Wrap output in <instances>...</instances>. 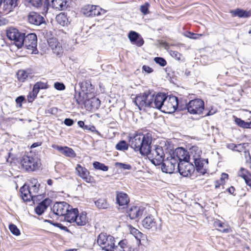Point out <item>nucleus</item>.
<instances>
[{
	"mask_svg": "<svg viewBox=\"0 0 251 251\" xmlns=\"http://www.w3.org/2000/svg\"><path fill=\"white\" fill-rule=\"evenodd\" d=\"M153 94L150 92L140 94L135 99L134 102L140 110L146 107H152Z\"/></svg>",
	"mask_w": 251,
	"mask_h": 251,
	"instance_id": "4",
	"label": "nucleus"
},
{
	"mask_svg": "<svg viewBox=\"0 0 251 251\" xmlns=\"http://www.w3.org/2000/svg\"><path fill=\"white\" fill-rule=\"evenodd\" d=\"M95 203L96 206L99 209H106L109 205L104 199H99Z\"/></svg>",
	"mask_w": 251,
	"mask_h": 251,
	"instance_id": "35",
	"label": "nucleus"
},
{
	"mask_svg": "<svg viewBox=\"0 0 251 251\" xmlns=\"http://www.w3.org/2000/svg\"><path fill=\"white\" fill-rule=\"evenodd\" d=\"M37 94L33 93V92L30 93L29 95L27 97L28 101L30 102L33 101L35 98L37 97Z\"/></svg>",
	"mask_w": 251,
	"mask_h": 251,
	"instance_id": "51",
	"label": "nucleus"
},
{
	"mask_svg": "<svg viewBox=\"0 0 251 251\" xmlns=\"http://www.w3.org/2000/svg\"><path fill=\"white\" fill-rule=\"evenodd\" d=\"M189 34L191 35V36H190V37L191 38L194 39H198L199 36L202 35L201 34H195V33H191V32H190Z\"/></svg>",
	"mask_w": 251,
	"mask_h": 251,
	"instance_id": "62",
	"label": "nucleus"
},
{
	"mask_svg": "<svg viewBox=\"0 0 251 251\" xmlns=\"http://www.w3.org/2000/svg\"><path fill=\"white\" fill-rule=\"evenodd\" d=\"M143 207L133 206L130 207L128 211V214L131 219H135L140 217L144 212Z\"/></svg>",
	"mask_w": 251,
	"mask_h": 251,
	"instance_id": "23",
	"label": "nucleus"
},
{
	"mask_svg": "<svg viewBox=\"0 0 251 251\" xmlns=\"http://www.w3.org/2000/svg\"><path fill=\"white\" fill-rule=\"evenodd\" d=\"M178 159L176 158L175 156H170L168 157L166 159H163L161 169L163 172L166 173L171 174L173 173L175 170L176 167H178L179 162Z\"/></svg>",
	"mask_w": 251,
	"mask_h": 251,
	"instance_id": "13",
	"label": "nucleus"
},
{
	"mask_svg": "<svg viewBox=\"0 0 251 251\" xmlns=\"http://www.w3.org/2000/svg\"><path fill=\"white\" fill-rule=\"evenodd\" d=\"M176 158L178 159V161H189L188 158V150H185L182 148H177L176 150Z\"/></svg>",
	"mask_w": 251,
	"mask_h": 251,
	"instance_id": "29",
	"label": "nucleus"
},
{
	"mask_svg": "<svg viewBox=\"0 0 251 251\" xmlns=\"http://www.w3.org/2000/svg\"><path fill=\"white\" fill-rule=\"evenodd\" d=\"M17 0H4L3 2V13L7 14L18 5Z\"/></svg>",
	"mask_w": 251,
	"mask_h": 251,
	"instance_id": "25",
	"label": "nucleus"
},
{
	"mask_svg": "<svg viewBox=\"0 0 251 251\" xmlns=\"http://www.w3.org/2000/svg\"><path fill=\"white\" fill-rule=\"evenodd\" d=\"M166 99V95L164 93H159L155 96L153 95V100L152 101V107L161 110L164 101Z\"/></svg>",
	"mask_w": 251,
	"mask_h": 251,
	"instance_id": "21",
	"label": "nucleus"
},
{
	"mask_svg": "<svg viewBox=\"0 0 251 251\" xmlns=\"http://www.w3.org/2000/svg\"><path fill=\"white\" fill-rule=\"evenodd\" d=\"M160 220L155 219L151 215L146 216L142 221V224L144 227L152 231L160 230L161 224Z\"/></svg>",
	"mask_w": 251,
	"mask_h": 251,
	"instance_id": "12",
	"label": "nucleus"
},
{
	"mask_svg": "<svg viewBox=\"0 0 251 251\" xmlns=\"http://www.w3.org/2000/svg\"><path fill=\"white\" fill-rule=\"evenodd\" d=\"M217 110L216 108H211L206 114V116H210L214 114L217 112Z\"/></svg>",
	"mask_w": 251,
	"mask_h": 251,
	"instance_id": "58",
	"label": "nucleus"
},
{
	"mask_svg": "<svg viewBox=\"0 0 251 251\" xmlns=\"http://www.w3.org/2000/svg\"><path fill=\"white\" fill-rule=\"evenodd\" d=\"M247 146H248L247 143L238 144L236 146L235 151H237L238 152H241L245 149L246 147Z\"/></svg>",
	"mask_w": 251,
	"mask_h": 251,
	"instance_id": "44",
	"label": "nucleus"
},
{
	"mask_svg": "<svg viewBox=\"0 0 251 251\" xmlns=\"http://www.w3.org/2000/svg\"><path fill=\"white\" fill-rule=\"evenodd\" d=\"M230 13L233 16H237L239 18H246L251 16V10H244L240 8H237L235 10H232Z\"/></svg>",
	"mask_w": 251,
	"mask_h": 251,
	"instance_id": "32",
	"label": "nucleus"
},
{
	"mask_svg": "<svg viewBox=\"0 0 251 251\" xmlns=\"http://www.w3.org/2000/svg\"><path fill=\"white\" fill-rule=\"evenodd\" d=\"M70 208V205L66 202L63 201L56 202L51 208V210L55 215L64 217Z\"/></svg>",
	"mask_w": 251,
	"mask_h": 251,
	"instance_id": "17",
	"label": "nucleus"
},
{
	"mask_svg": "<svg viewBox=\"0 0 251 251\" xmlns=\"http://www.w3.org/2000/svg\"><path fill=\"white\" fill-rule=\"evenodd\" d=\"M142 69L145 72L148 74L151 73V72H153V69L147 65H144L142 67Z\"/></svg>",
	"mask_w": 251,
	"mask_h": 251,
	"instance_id": "53",
	"label": "nucleus"
},
{
	"mask_svg": "<svg viewBox=\"0 0 251 251\" xmlns=\"http://www.w3.org/2000/svg\"><path fill=\"white\" fill-rule=\"evenodd\" d=\"M52 147L59 151L62 154L70 157H74L75 153L74 151L68 147H61L57 145H53Z\"/></svg>",
	"mask_w": 251,
	"mask_h": 251,
	"instance_id": "27",
	"label": "nucleus"
},
{
	"mask_svg": "<svg viewBox=\"0 0 251 251\" xmlns=\"http://www.w3.org/2000/svg\"><path fill=\"white\" fill-rule=\"evenodd\" d=\"M116 164L118 167L124 170H130L131 168V166L129 164L122 163H117Z\"/></svg>",
	"mask_w": 251,
	"mask_h": 251,
	"instance_id": "48",
	"label": "nucleus"
},
{
	"mask_svg": "<svg viewBox=\"0 0 251 251\" xmlns=\"http://www.w3.org/2000/svg\"><path fill=\"white\" fill-rule=\"evenodd\" d=\"M40 89H46L48 88L49 86L47 83H44L41 81L37 82L36 83Z\"/></svg>",
	"mask_w": 251,
	"mask_h": 251,
	"instance_id": "47",
	"label": "nucleus"
},
{
	"mask_svg": "<svg viewBox=\"0 0 251 251\" xmlns=\"http://www.w3.org/2000/svg\"><path fill=\"white\" fill-rule=\"evenodd\" d=\"M25 34L20 32L15 28H9L7 30V38L14 41V45L18 49H20L24 46Z\"/></svg>",
	"mask_w": 251,
	"mask_h": 251,
	"instance_id": "9",
	"label": "nucleus"
},
{
	"mask_svg": "<svg viewBox=\"0 0 251 251\" xmlns=\"http://www.w3.org/2000/svg\"><path fill=\"white\" fill-rule=\"evenodd\" d=\"M48 42L49 47L56 55H60L63 53L62 47L57 39L54 38H50L48 40Z\"/></svg>",
	"mask_w": 251,
	"mask_h": 251,
	"instance_id": "19",
	"label": "nucleus"
},
{
	"mask_svg": "<svg viewBox=\"0 0 251 251\" xmlns=\"http://www.w3.org/2000/svg\"><path fill=\"white\" fill-rule=\"evenodd\" d=\"M54 87L58 90H63L65 89V86L63 83L58 82L54 84Z\"/></svg>",
	"mask_w": 251,
	"mask_h": 251,
	"instance_id": "45",
	"label": "nucleus"
},
{
	"mask_svg": "<svg viewBox=\"0 0 251 251\" xmlns=\"http://www.w3.org/2000/svg\"><path fill=\"white\" fill-rule=\"evenodd\" d=\"M187 109L191 114H201L204 108V104L203 100L199 99H196L190 100L186 104Z\"/></svg>",
	"mask_w": 251,
	"mask_h": 251,
	"instance_id": "10",
	"label": "nucleus"
},
{
	"mask_svg": "<svg viewBox=\"0 0 251 251\" xmlns=\"http://www.w3.org/2000/svg\"><path fill=\"white\" fill-rule=\"evenodd\" d=\"M75 170L77 171V175L85 182L91 183L93 181V177L90 176L89 172L86 168L82 167L79 164H77Z\"/></svg>",
	"mask_w": 251,
	"mask_h": 251,
	"instance_id": "20",
	"label": "nucleus"
},
{
	"mask_svg": "<svg viewBox=\"0 0 251 251\" xmlns=\"http://www.w3.org/2000/svg\"><path fill=\"white\" fill-rule=\"evenodd\" d=\"M236 146H237V145H236L235 144L230 143V144H227L226 147L228 149L235 151Z\"/></svg>",
	"mask_w": 251,
	"mask_h": 251,
	"instance_id": "56",
	"label": "nucleus"
},
{
	"mask_svg": "<svg viewBox=\"0 0 251 251\" xmlns=\"http://www.w3.org/2000/svg\"><path fill=\"white\" fill-rule=\"evenodd\" d=\"M77 124L79 127L83 128L84 129H88V126H85L84 123L82 121H79Z\"/></svg>",
	"mask_w": 251,
	"mask_h": 251,
	"instance_id": "57",
	"label": "nucleus"
},
{
	"mask_svg": "<svg viewBox=\"0 0 251 251\" xmlns=\"http://www.w3.org/2000/svg\"><path fill=\"white\" fill-rule=\"evenodd\" d=\"M146 155L154 165L157 166L162 163L165 154L162 147L155 146L153 149L150 148L149 152Z\"/></svg>",
	"mask_w": 251,
	"mask_h": 251,
	"instance_id": "3",
	"label": "nucleus"
},
{
	"mask_svg": "<svg viewBox=\"0 0 251 251\" xmlns=\"http://www.w3.org/2000/svg\"><path fill=\"white\" fill-rule=\"evenodd\" d=\"M64 124L67 126H71L73 125L74 121L71 119L66 118L64 120Z\"/></svg>",
	"mask_w": 251,
	"mask_h": 251,
	"instance_id": "54",
	"label": "nucleus"
},
{
	"mask_svg": "<svg viewBox=\"0 0 251 251\" xmlns=\"http://www.w3.org/2000/svg\"><path fill=\"white\" fill-rule=\"evenodd\" d=\"M128 148V144L125 141H120L116 146V149L119 151L127 150Z\"/></svg>",
	"mask_w": 251,
	"mask_h": 251,
	"instance_id": "39",
	"label": "nucleus"
},
{
	"mask_svg": "<svg viewBox=\"0 0 251 251\" xmlns=\"http://www.w3.org/2000/svg\"><path fill=\"white\" fill-rule=\"evenodd\" d=\"M238 176H241L244 178L245 182H246L248 179H249V176L251 175V174H249L246 169L241 168L238 173Z\"/></svg>",
	"mask_w": 251,
	"mask_h": 251,
	"instance_id": "37",
	"label": "nucleus"
},
{
	"mask_svg": "<svg viewBox=\"0 0 251 251\" xmlns=\"http://www.w3.org/2000/svg\"><path fill=\"white\" fill-rule=\"evenodd\" d=\"M243 128H251V122H245Z\"/></svg>",
	"mask_w": 251,
	"mask_h": 251,
	"instance_id": "64",
	"label": "nucleus"
},
{
	"mask_svg": "<svg viewBox=\"0 0 251 251\" xmlns=\"http://www.w3.org/2000/svg\"><path fill=\"white\" fill-rule=\"evenodd\" d=\"M33 6L35 7H39L42 4V0H28Z\"/></svg>",
	"mask_w": 251,
	"mask_h": 251,
	"instance_id": "46",
	"label": "nucleus"
},
{
	"mask_svg": "<svg viewBox=\"0 0 251 251\" xmlns=\"http://www.w3.org/2000/svg\"><path fill=\"white\" fill-rule=\"evenodd\" d=\"M139 36V34L134 31H131L128 35V37L131 43H134L136 46L141 47L144 44V40Z\"/></svg>",
	"mask_w": 251,
	"mask_h": 251,
	"instance_id": "24",
	"label": "nucleus"
},
{
	"mask_svg": "<svg viewBox=\"0 0 251 251\" xmlns=\"http://www.w3.org/2000/svg\"><path fill=\"white\" fill-rule=\"evenodd\" d=\"M152 141V136L151 133L145 134L142 133L136 134L130 140V146L135 151H139L143 155L149 152Z\"/></svg>",
	"mask_w": 251,
	"mask_h": 251,
	"instance_id": "1",
	"label": "nucleus"
},
{
	"mask_svg": "<svg viewBox=\"0 0 251 251\" xmlns=\"http://www.w3.org/2000/svg\"><path fill=\"white\" fill-rule=\"evenodd\" d=\"M28 21L31 24L40 25L44 22V19L38 13L31 12L28 15Z\"/></svg>",
	"mask_w": 251,
	"mask_h": 251,
	"instance_id": "22",
	"label": "nucleus"
},
{
	"mask_svg": "<svg viewBox=\"0 0 251 251\" xmlns=\"http://www.w3.org/2000/svg\"><path fill=\"white\" fill-rule=\"evenodd\" d=\"M88 221L87 214L85 212H82L80 213L78 212L74 223H75L78 226H83L85 225Z\"/></svg>",
	"mask_w": 251,
	"mask_h": 251,
	"instance_id": "28",
	"label": "nucleus"
},
{
	"mask_svg": "<svg viewBox=\"0 0 251 251\" xmlns=\"http://www.w3.org/2000/svg\"><path fill=\"white\" fill-rule=\"evenodd\" d=\"M40 90L37 85L35 83L33 87L32 92H33V93L38 94Z\"/></svg>",
	"mask_w": 251,
	"mask_h": 251,
	"instance_id": "60",
	"label": "nucleus"
},
{
	"mask_svg": "<svg viewBox=\"0 0 251 251\" xmlns=\"http://www.w3.org/2000/svg\"><path fill=\"white\" fill-rule=\"evenodd\" d=\"M24 45L26 48L32 50V53H36L37 36L35 33H29L24 35Z\"/></svg>",
	"mask_w": 251,
	"mask_h": 251,
	"instance_id": "16",
	"label": "nucleus"
},
{
	"mask_svg": "<svg viewBox=\"0 0 251 251\" xmlns=\"http://www.w3.org/2000/svg\"><path fill=\"white\" fill-rule=\"evenodd\" d=\"M78 213L77 208H73L71 206V208L69 209L68 212H66L64 216V220L70 223H74L75 218Z\"/></svg>",
	"mask_w": 251,
	"mask_h": 251,
	"instance_id": "26",
	"label": "nucleus"
},
{
	"mask_svg": "<svg viewBox=\"0 0 251 251\" xmlns=\"http://www.w3.org/2000/svg\"><path fill=\"white\" fill-rule=\"evenodd\" d=\"M225 183H221L220 179L218 180H217L215 182V187L216 188H219L220 185H223Z\"/></svg>",
	"mask_w": 251,
	"mask_h": 251,
	"instance_id": "63",
	"label": "nucleus"
},
{
	"mask_svg": "<svg viewBox=\"0 0 251 251\" xmlns=\"http://www.w3.org/2000/svg\"><path fill=\"white\" fill-rule=\"evenodd\" d=\"M56 20L58 24L62 26L67 25L69 21L67 15L65 13H60L56 16Z\"/></svg>",
	"mask_w": 251,
	"mask_h": 251,
	"instance_id": "33",
	"label": "nucleus"
},
{
	"mask_svg": "<svg viewBox=\"0 0 251 251\" xmlns=\"http://www.w3.org/2000/svg\"><path fill=\"white\" fill-rule=\"evenodd\" d=\"M50 200L49 199H45L40 203L35 209V211L38 215H41L50 204Z\"/></svg>",
	"mask_w": 251,
	"mask_h": 251,
	"instance_id": "30",
	"label": "nucleus"
},
{
	"mask_svg": "<svg viewBox=\"0 0 251 251\" xmlns=\"http://www.w3.org/2000/svg\"><path fill=\"white\" fill-rule=\"evenodd\" d=\"M154 61L157 64H159L161 66H165L166 65V60L162 57H155Z\"/></svg>",
	"mask_w": 251,
	"mask_h": 251,
	"instance_id": "42",
	"label": "nucleus"
},
{
	"mask_svg": "<svg viewBox=\"0 0 251 251\" xmlns=\"http://www.w3.org/2000/svg\"><path fill=\"white\" fill-rule=\"evenodd\" d=\"M178 106V99L175 96H167L161 111L166 113L174 112Z\"/></svg>",
	"mask_w": 251,
	"mask_h": 251,
	"instance_id": "11",
	"label": "nucleus"
},
{
	"mask_svg": "<svg viewBox=\"0 0 251 251\" xmlns=\"http://www.w3.org/2000/svg\"><path fill=\"white\" fill-rule=\"evenodd\" d=\"M127 241L126 240H123L118 243V246L125 249L127 248Z\"/></svg>",
	"mask_w": 251,
	"mask_h": 251,
	"instance_id": "52",
	"label": "nucleus"
},
{
	"mask_svg": "<svg viewBox=\"0 0 251 251\" xmlns=\"http://www.w3.org/2000/svg\"><path fill=\"white\" fill-rule=\"evenodd\" d=\"M93 167L97 170H102L103 171H107L108 167L105 166L104 164L99 162L95 161L93 164Z\"/></svg>",
	"mask_w": 251,
	"mask_h": 251,
	"instance_id": "38",
	"label": "nucleus"
},
{
	"mask_svg": "<svg viewBox=\"0 0 251 251\" xmlns=\"http://www.w3.org/2000/svg\"><path fill=\"white\" fill-rule=\"evenodd\" d=\"M89 88H86L85 87V84L84 86L83 85L81 87V91L79 92H75L74 98L77 104L80 105L85 104V102L87 100V99L89 96Z\"/></svg>",
	"mask_w": 251,
	"mask_h": 251,
	"instance_id": "18",
	"label": "nucleus"
},
{
	"mask_svg": "<svg viewBox=\"0 0 251 251\" xmlns=\"http://www.w3.org/2000/svg\"><path fill=\"white\" fill-rule=\"evenodd\" d=\"M24 100V98L22 96H20L16 99V101L18 104H20V106H21L22 105V102Z\"/></svg>",
	"mask_w": 251,
	"mask_h": 251,
	"instance_id": "59",
	"label": "nucleus"
},
{
	"mask_svg": "<svg viewBox=\"0 0 251 251\" xmlns=\"http://www.w3.org/2000/svg\"><path fill=\"white\" fill-rule=\"evenodd\" d=\"M22 167L27 171H34L40 166L41 163L36 157L24 156L21 160Z\"/></svg>",
	"mask_w": 251,
	"mask_h": 251,
	"instance_id": "8",
	"label": "nucleus"
},
{
	"mask_svg": "<svg viewBox=\"0 0 251 251\" xmlns=\"http://www.w3.org/2000/svg\"><path fill=\"white\" fill-rule=\"evenodd\" d=\"M97 243L102 250L112 251L115 244V240L112 236L101 233L98 237Z\"/></svg>",
	"mask_w": 251,
	"mask_h": 251,
	"instance_id": "5",
	"label": "nucleus"
},
{
	"mask_svg": "<svg viewBox=\"0 0 251 251\" xmlns=\"http://www.w3.org/2000/svg\"><path fill=\"white\" fill-rule=\"evenodd\" d=\"M149 4L147 2L140 6V10L144 15L147 14L149 13Z\"/></svg>",
	"mask_w": 251,
	"mask_h": 251,
	"instance_id": "43",
	"label": "nucleus"
},
{
	"mask_svg": "<svg viewBox=\"0 0 251 251\" xmlns=\"http://www.w3.org/2000/svg\"><path fill=\"white\" fill-rule=\"evenodd\" d=\"M201 150L197 146H193L188 150L189 161L194 163L199 169L202 168L203 166L201 157Z\"/></svg>",
	"mask_w": 251,
	"mask_h": 251,
	"instance_id": "7",
	"label": "nucleus"
},
{
	"mask_svg": "<svg viewBox=\"0 0 251 251\" xmlns=\"http://www.w3.org/2000/svg\"><path fill=\"white\" fill-rule=\"evenodd\" d=\"M178 171L181 176L189 177L194 173L195 168L192 162L180 161L178 164Z\"/></svg>",
	"mask_w": 251,
	"mask_h": 251,
	"instance_id": "15",
	"label": "nucleus"
},
{
	"mask_svg": "<svg viewBox=\"0 0 251 251\" xmlns=\"http://www.w3.org/2000/svg\"><path fill=\"white\" fill-rule=\"evenodd\" d=\"M81 12L86 17H94L105 13L106 10L97 5L88 4L82 8Z\"/></svg>",
	"mask_w": 251,
	"mask_h": 251,
	"instance_id": "14",
	"label": "nucleus"
},
{
	"mask_svg": "<svg viewBox=\"0 0 251 251\" xmlns=\"http://www.w3.org/2000/svg\"><path fill=\"white\" fill-rule=\"evenodd\" d=\"M85 87L89 88L90 95L87 100L85 102V107L89 110L98 109L100 106V101L98 98L94 96V88L91 84L88 83H85Z\"/></svg>",
	"mask_w": 251,
	"mask_h": 251,
	"instance_id": "6",
	"label": "nucleus"
},
{
	"mask_svg": "<svg viewBox=\"0 0 251 251\" xmlns=\"http://www.w3.org/2000/svg\"><path fill=\"white\" fill-rule=\"evenodd\" d=\"M116 201L120 206L126 205L129 202V199L127 194L123 192H117Z\"/></svg>",
	"mask_w": 251,
	"mask_h": 251,
	"instance_id": "31",
	"label": "nucleus"
},
{
	"mask_svg": "<svg viewBox=\"0 0 251 251\" xmlns=\"http://www.w3.org/2000/svg\"><path fill=\"white\" fill-rule=\"evenodd\" d=\"M235 122L238 126L243 128L245 123L244 121L242 120L240 118L236 117L235 118Z\"/></svg>",
	"mask_w": 251,
	"mask_h": 251,
	"instance_id": "49",
	"label": "nucleus"
},
{
	"mask_svg": "<svg viewBox=\"0 0 251 251\" xmlns=\"http://www.w3.org/2000/svg\"><path fill=\"white\" fill-rule=\"evenodd\" d=\"M228 175L227 174H226V173H223L222 175H221V178H220V180H221V183H225V179H227L228 178Z\"/></svg>",
	"mask_w": 251,
	"mask_h": 251,
	"instance_id": "55",
	"label": "nucleus"
},
{
	"mask_svg": "<svg viewBox=\"0 0 251 251\" xmlns=\"http://www.w3.org/2000/svg\"><path fill=\"white\" fill-rule=\"evenodd\" d=\"M131 232L135 235L136 238H138V237H141L143 235L141 232H140L138 230L133 228L131 230Z\"/></svg>",
	"mask_w": 251,
	"mask_h": 251,
	"instance_id": "50",
	"label": "nucleus"
},
{
	"mask_svg": "<svg viewBox=\"0 0 251 251\" xmlns=\"http://www.w3.org/2000/svg\"><path fill=\"white\" fill-rule=\"evenodd\" d=\"M9 229L11 232L16 236H19L20 234L19 229L18 228L17 226L14 224H10L9 226Z\"/></svg>",
	"mask_w": 251,
	"mask_h": 251,
	"instance_id": "41",
	"label": "nucleus"
},
{
	"mask_svg": "<svg viewBox=\"0 0 251 251\" xmlns=\"http://www.w3.org/2000/svg\"><path fill=\"white\" fill-rule=\"evenodd\" d=\"M53 8L60 10H64L66 7V1L65 0H50Z\"/></svg>",
	"mask_w": 251,
	"mask_h": 251,
	"instance_id": "34",
	"label": "nucleus"
},
{
	"mask_svg": "<svg viewBox=\"0 0 251 251\" xmlns=\"http://www.w3.org/2000/svg\"><path fill=\"white\" fill-rule=\"evenodd\" d=\"M112 251H125V249L120 247L118 246H115V245L113 249L112 250Z\"/></svg>",
	"mask_w": 251,
	"mask_h": 251,
	"instance_id": "61",
	"label": "nucleus"
},
{
	"mask_svg": "<svg viewBox=\"0 0 251 251\" xmlns=\"http://www.w3.org/2000/svg\"><path fill=\"white\" fill-rule=\"evenodd\" d=\"M17 78L19 80L24 81L27 77L26 72L24 70H19L17 73Z\"/></svg>",
	"mask_w": 251,
	"mask_h": 251,
	"instance_id": "40",
	"label": "nucleus"
},
{
	"mask_svg": "<svg viewBox=\"0 0 251 251\" xmlns=\"http://www.w3.org/2000/svg\"><path fill=\"white\" fill-rule=\"evenodd\" d=\"M31 184L29 186L25 185L20 189L21 197L25 201L34 200L39 196V187L40 184L36 179L31 180Z\"/></svg>",
	"mask_w": 251,
	"mask_h": 251,
	"instance_id": "2",
	"label": "nucleus"
},
{
	"mask_svg": "<svg viewBox=\"0 0 251 251\" xmlns=\"http://www.w3.org/2000/svg\"><path fill=\"white\" fill-rule=\"evenodd\" d=\"M214 225L216 227L223 228V229H219V230L223 232L228 233L230 231L229 228H228L227 227L226 228V225L219 220H217L215 221L214 223Z\"/></svg>",
	"mask_w": 251,
	"mask_h": 251,
	"instance_id": "36",
	"label": "nucleus"
}]
</instances>
